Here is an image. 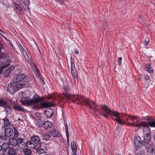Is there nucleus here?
I'll return each instance as SVG.
<instances>
[{"label": "nucleus", "mask_w": 155, "mask_h": 155, "mask_svg": "<svg viewBox=\"0 0 155 155\" xmlns=\"http://www.w3.org/2000/svg\"><path fill=\"white\" fill-rule=\"evenodd\" d=\"M137 122H138V121L137 120Z\"/></svg>", "instance_id": "nucleus-60"}, {"label": "nucleus", "mask_w": 155, "mask_h": 155, "mask_svg": "<svg viewBox=\"0 0 155 155\" xmlns=\"http://www.w3.org/2000/svg\"><path fill=\"white\" fill-rule=\"evenodd\" d=\"M40 81L41 82L43 85L44 84L45 82L43 78L40 77Z\"/></svg>", "instance_id": "nucleus-47"}, {"label": "nucleus", "mask_w": 155, "mask_h": 155, "mask_svg": "<svg viewBox=\"0 0 155 155\" xmlns=\"http://www.w3.org/2000/svg\"><path fill=\"white\" fill-rule=\"evenodd\" d=\"M101 108L106 112L107 114H102L99 111V114L106 117L108 115H110L112 116L115 117V120L118 124H125L123 120L122 116H121L120 113L117 112L112 111L106 105H103L101 106Z\"/></svg>", "instance_id": "nucleus-3"}, {"label": "nucleus", "mask_w": 155, "mask_h": 155, "mask_svg": "<svg viewBox=\"0 0 155 155\" xmlns=\"http://www.w3.org/2000/svg\"><path fill=\"white\" fill-rule=\"evenodd\" d=\"M74 51L75 53L76 54H79V51L77 49H75L74 50Z\"/></svg>", "instance_id": "nucleus-50"}, {"label": "nucleus", "mask_w": 155, "mask_h": 155, "mask_svg": "<svg viewBox=\"0 0 155 155\" xmlns=\"http://www.w3.org/2000/svg\"><path fill=\"white\" fill-rule=\"evenodd\" d=\"M14 9L17 12L18 14H22L23 10L20 5L16 3L14 5Z\"/></svg>", "instance_id": "nucleus-15"}, {"label": "nucleus", "mask_w": 155, "mask_h": 155, "mask_svg": "<svg viewBox=\"0 0 155 155\" xmlns=\"http://www.w3.org/2000/svg\"><path fill=\"white\" fill-rule=\"evenodd\" d=\"M31 80L27 76H26L24 74H21L17 75L15 76L13 80L14 83H20L22 82H30Z\"/></svg>", "instance_id": "nucleus-6"}, {"label": "nucleus", "mask_w": 155, "mask_h": 155, "mask_svg": "<svg viewBox=\"0 0 155 155\" xmlns=\"http://www.w3.org/2000/svg\"><path fill=\"white\" fill-rule=\"evenodd\" d=\"M122 58L121 57H119L118 60V63L119 65H120L121 63Z\"/></svg>", "instance_id": "nucleus-44"}, {"label": "nucleus", "mask_w": 155, "mask_h": 155, "mask_svg": "<svg viewBox=\"0 0 155 155\" xmlns=\"http://www.w3.org/2000/svg\"><path fill=\"white\" fill-rule=\"evenodd\" d=\"M148 151L150 152L152 155H155V146L151 148H149Z\"/></svg>", "instance_id": "nucleus-32"}, {"label": "nucleus", "mask_w": 155, "mask_h": 155, "mask_svg": "<svg viewBox=\"0 0 155 155\" xmlns=\"http://www.w3.org/2000/svg\"><path fill=\"white\" fill-rule=\"evenodd\" d=\"M22 70L20 69H18L15 70V75H18L19 74H21V73L22 72Z\"/></svg>", "instance_id": "nucleus-39"}, {"label": "nucleus", "mask_w": 155, "mask_h": 155, "mask_svg": "<svg viewBox=\"0 0 155 155\" xmlns=\"http://www.w3.org/2000/svg\"><path fill=\"white\" fill-rule=\"evenodd\" d=\"M151 139V135H147L144 136L143 141V143L144 146L147 145Z\"/></svg>", "instance_id": "nucleus-16"}, {"label": "nucleus", "mask_w": 155, "mask_h": 155, "mask_svg": "<svg viewBox=\"0 0 155 155\" xmlns=\"http://www.w3.org/2000/svg\"><path fill=\"white\" fill-rule=\"evenodd\" d=\"M7 102L6 101L3 99H0V107H4L6 105Z\"/></svg>", "instance_id": "nucleus-31"}, {"label": "nucleus", "mask_w": 155, "mask_h": 155, "mask_svg": "<svg viewBox=\"0 0 155 155\" xmlns=\"http://www.w3.org/2000/svg\"><path fill=\"white\" fill-rule=\"evenodd\" d=\"M141 153H140V154H141V155H142V154L143 155L145 154L144 152L143 151Z\"/></svg>", "instance_id": "nucleus-53"}, {"label": "nucleus", "mask_w": 155, "mask_h": 155, "mask_svg": "<svg viewBox=\"0 0 155 155\" xmlns=\"http://www.w3.org/2000/svg\"><path fill=\"white\" fill-rule=\"evenodd\" d=\"M11 105L12 106V107H13V105H17L18 104L16 103V102H15V101H11Z\"/></svg>", "instance_id": "nucleus-45"}, {"label": "nucleus", "mask_w": 155, "mask_h": 155, "mask_svg": "<svg viewBox=\"0 0 155 155\" xmlns=\"http://www.w3.org/2000/svg\"><path fill=\"white\" fill-rule=\"evenodd\" d=\"M67 137V141L68 143V145H69V135H68V136L66 135Z\"/></svg>", "instance_id": "nucleus-51"}, {"label": "nucleus", "mask_w": 155, "mask_h": 155, "mask_svg": "<svg viewBox=\"0 0 155 155\" xmlns=\"http://www.w3.org/2000/svg\"><path fill=\"white\" fill-rule=\"evenodd\" d=\"M20 44V49L21 47H22V46H21V45Z\"/></svg>", "instance_id": "nucleus-56"}, {"label": "nucleus", "mask_w": 155, "mask_h": 155, "mask_svg": "<svg viewBox=\"0 0 155 155\" xmlns=\"http://www.w3.org/2000/svg\"><path fill=\"white\" fill-rule=\"evenodd\" d=\"M10 71L6 69L4 72L3 75L5 77H8L9 74L11 73Z\"/></svg>", "instance_id": "nucleus-35"}, {"label": "nucleus", "mask_w": 155, "mask_h": 155, "mask_svg": "<svg viewBox=\"0 0 155 155\" xmlns=\"http://www.w3.org/2000/svg\"><path fill=\"white\" fill-rule=\"evenodd\" d=\"M20 50L22 51V54L25 59L27 61H28V57L27 53L25 50L23 48V47H21Z\"/></svg>", "instance_id": "nucleus-29"}, {"label": "nucleus", "mask_w": 155, "mask_h": 155, "mask_svg": "<svg viewBox=\"0 0 155 155\" xmlns=\"http://www.w3.org/2000/svg\"><path fill=\"white\" fill-rule=\"evenodd\" d=\"M149 41H150L149 38H147L146 40H145L144 42L145 45L146 46L147 45L149 44Z\"/></svg>", "instance_id": "nucleus-41"}, {"label": "nucleus", "mask_w": 155, "mask_h": 155, "mask_svg": "<svg viewBox=\"0 0 155 155\" xmlns=\"http://www.w3.org/2000/svg\"><path fill=\"white\" fill-rule=\"evenodd\" d=\"M128 155H131L130 154H129Z\"/></svg>", "instance_id": "nucleus-61"}, {"label": "nucleus", "mask_w": 155, "mask_h": 155, "mask_svg": "<svg viewBox=\"0 0 155 155\" xmlns=\"http://www.w3.org/2000/svg\"><path fill=\"white\" fill-rule=\"evenodd\" d=\"M44 124V123L41 121L40 120H39L37 122V125L38 126V127H40L38 125H40L41 124Z\"/></svg>", "instance_id": "nucleus-42"}, {"label": "nucleus", "mask_w": 155, "mask_h": 155, "mask_svg": "<svg viewBox=\"0 0 155 155\" xmlns=\"http://www.w3.org/2000/svg\"><path fill=\"white\" fill-rule=\"evenodd\" d=\"M51 137V135L49 134H45L42 135L41 139L43 140H47Z\"/></svg>", "instance_id": "nucleus-30"}, {"label": "nucleus", "mask_w": 155, "mask_h": 155, "mask_svg": "<svg viewBox=\"0 0 155 155\" xmlns=\"http://www.w3.org/2000/svg\"><path fill=\"white\" fill-rule=\"evenodd\" d=\"M75 153H73L72 155H76Z\"/></svg>", "instance_id": "nucleus-54"}, {"label": "nucleus", "mask_w": 155, "mask_h": 155, "mask_svg": "<svg viewBox=\"0 0 155 155\" xmlns=\"http://www.w3.org/2000/svg\"><path fill=\"white\" fill-rule=\"evenodd\" d=\"M31 140L36 144L37 147H40L41 142L40 137L37 135L34 136L31 138Z\"/></svg>", "instance_id": "nucleus-11"}, {"label": "nucleus", "mask_w": 155, "mask_h": 155, "mask_svg": "<svg viewBox=\"0 0 155 155\" xmlns=\"http://www.w3.org/2000/svg\"><path fill=\"white\" fill-rule=\"evenodd\" d=\"M134 143L136 151L137 150V149L140 147L143 144V141L141 140V137L138 135L135 136Z\"/></svg>", "instance_id": "nucleus-9"}, {"label": "nucleus", "mask_w": 155, "mask_h": 155, "mask_svg": "<svg viewBox=\"0 0 155 155\" xmlns=\"http://www.w3.org/2000/svg\"><path fill=\"white\" fill-rule=\"evenodd\" d=\"M65 128L66 132V135L67 136H68L69 134H68V125L67 124L65 125Z\"/></svg>", "instance_id": "nucleus-43"}, {"label": "nucleus", "mask_w": 155, "mask_h": 155, "mask_svg": "<svg viewBox=\"0 0 155 155\" xmlns=\"http://www.w3.org/2000/svg\"><path fill=\"white\" fill-rule=\"evenodd\" d=\"M18 120L20 121H21L22 120L21 119H20L18 118Z\"/></svg>", "instance_id": "nucleus-55"}, {"label": "nucleus", "mask_w": 155, "mask_h": 155, "mask_svg": "<svg viewBox=\"0 0 155 155\" xmlns=\"http://www.w3.org/2000/svg\"><path fill=\"white\" fill-rule=\"evenodd\" d=\"M4 107L5 111L8 114H10L12 113V108L10 106L6 105Z\"/></svg>", "instance_id": "nucleus-22"}, {"label": "nucleus", "mask_w": 155, "mask_h": 155, "mask_svg": "<svg viewBox=\"0 0 155 155\" xmlns=\"http://www.w3.org/2000/svg\"><path fill=\"white\" fill-rule=\"evenodd\" d=\"M2 145H0V152L2 150Z\"/></svg>", "instance_id": "nucleus-52"}, {"label": "nucleus", "mask_w": 155, "mask_h": 155, "mask_svg": "<svg viewBox=\"0 0 155 155\" xmlns=\"http://www.w3.org/2000/svg\"><path fill=\"white\" fill-rule=\"evenodd\" d=\"M37 152L39 154H41L43 153H45V150L41 148H40V147H37Z\"/></svg>", "instance_id": "nucleus-36"}, {"label": "nucleus", "mask_w": 155, "mask_h": 155, "mask_svg": "<svg viewBox=\"0 0 155 155\" xmlns=\"http://www.w3.org/2000/svg\"><path fill=\"white\" fill-rule=\"evenodd\" d=\"M51 134L53 137H59L60 135L58 131L55 130H51Z\"/></svg>", "instance_id": "nucleus-26"}, {"label": "nucleus", "mask_w": 155, "mask_h": 155, "mask_svg": "<svg viewBox=\"0 0 155 155\" xmlns=\"http://www.w3.org/2000/svg\"><path fill=\"white\" fill-rule=\"evenodd\" d=\"M4 121V125H3L2 127L3 128H4V127H9L11 124V122L9 121L8 119L6 117L3 119Z\"/></svg>", "instance_id": "nucleus-24"}, {"label": "nucleus", "mask_w": 155, "mask_h": 155, "mask_svg": "<svg viewBox=\"0 0 155 155\" xmlns=\"http://www.w3.org/2000/svg\"><path fill=\"white\" fill-rule=\"evenodd\" d=\"M22 150L23 154L24 155H31L32 154L31 151L28 148L22 149Z\"/></svg>", "instance_id": "nucleus-23"}, {"label": "nucleus", "mask_w": 155, "mask_h": 155, "mask_svg": "<svg viewBox=\"0 0 155 155\" xmlns=\"http://www.w3.org/2000/svg\"><path fill=\"white\" fill-rule=\"evenodd\" d=\"M13 109L17 111H23L24 109L21 108L19 105L17 104V105H13Z\"/></svg>", "instance_id": "nucleus-27"}, {"label": "nucleus", "mask_w": 155, "mask_h": 155, "mask_svg": "<svg viewBox=\"0 0 155 155\" xmlns=\"http://www.w3.org/2000/svg\"><path fill=\"white\" fill-rule=\"evenodd\" d=\"M135 127H137L138 128L143 127V130L145 135H150L151 131L149 128V125L147 123L144 122H142L140 124L138 125H133Z\"/></svg>", "instance_id": "nucleus-7"}, {"label": "nucleus", "mask_w": 155, "mask_h": 155, "mask_svg": "<svg viewBox=\"0 0 155 155\" xmlns=\"http://www.w3.org/2000/svg\"><path fill=\"white\" fill-rule=\"evenodd\" d=\"M4 49V46L2 44L0 43V52L1 53H0V54L2 52V51H3V50ZM4 53V52H3ZM4 53H5L4 52Z\"/></svg>", "instance_id": "nucleus-40"}, {"label": "nucleus", "mask_w": 155, "mask_h": 155, "mask_svg": "<svg viewBox=\"0 0 155 155\" xmlns=\"http://www.w3.org/2000/svg\"><path fill=\"white\" fill-rule=\"evenodd\" d=\"M154 5L155 6V2L154 3Z\"/></svg>", "instance_id": "nucleus-59"}, {"label": "nucleus", "mask_w": 155, "mask_h": 155, "mask_svg": "<svg viewBox=\"0 0 155 155\" xmlns=\"http://www.w3.org/2000/svg\"><path fill=\"white\" fill-rule=\"evenodd\" d=\"M32 142L31 140L27 141L26 143V147L31 148H35L37 146H36L35 143H33Z\"/></svg>", "instance_id": "nucleus-20"}, {"label": "nucleus", "mask_w": 155, "mask_h": 155, "mask_svg": "<svg viewBox=\"0 0 155 155\" xmlns=\"http://www.w3.org/2000/svg\"><path fill=\"white\" fill-rule=\"evenodd\" d=\"M13 134H14V136L15 138H18L19 135V134L18 132V130L16 129L14 127L13 128Z\"/></svg>", "instance_id": "nucleus-34"}, {"label": "nucleus", "mask_w": 155, "mask_h": 155, "mask_svg": "<svg viewBox=\"0 0 155 155\" xmlns=\"http://www.w3.org/2000/svg\"><path fill=\"white\" fill-rule=\"evenodd\" d=\"M21 149L20 147H17L10 146L8 150V155H17L19 150Z\"/></svg>", "instance_id": "nucleus-10"}, {"label": "nucleus", "mask_w": 155, "mask_h": 155, "mask_svg": "<svg viewBox=\"0 0 155 155\" xmlns=\"http://www.w3.org/2000/svg\"><path fill=\"white\" fill-rule=\"evenodd\" d=\"M116 155H120L119 154H117Z\"/></svg>", "instance_id": "nucleus-58"}, {"label": "nucleus", "mask_w": 155, "mask_h": 155, "mask_svg": "<svg viewBox=\"0 0 155 155\" xmlns=\"http://www.w3.org/2000/svg\"><path fill=\"white\" fill-rule=\"evenodd\" d=\"M7 87L8 88L7 91L11 94H13L14 92H15V91H14L13 84H12V82H11L10 84H8V85Z\"/></svg>", "instance_id": "nucleus-19"}, {"label": "nucleus", "mask_w": 155, "mask_h": 155, "mask_svg": "<svg viewBox=\"0 0 155 155\" xmlns=\"http://www.w3.org/2000/svg\"><path fill=\"white\" fill-rule=\"evenodd\" d=\"M71 147L73 153H76L77 149L76 144L74 141H72L71 143Z\"/></svg>", "instance_id": "nucleus-28"}, {"label": "nucleus", "mask_w": 155, "mask_h": 155, "mask_svg": "<svg viewBox=\"0 0 155 155\" xmlns=\"http://www.w3.org/2000/svg\"><path fill=\"white\" fill-rule=\"evenodd\" d=\"M127 125H128L134 127L135 126H133V125H136V124H134V123L131 122L129 123V122H128V124H127Z\"/></svg>", "instance_id": "nucleus-48"}, {"label": "nucleus", "mask_w": 155, "mask_h": 155, "mask_svg": "<svg viewBox=\"0 0 155 155\" xmlns=\"http://www.w3.org/2000/svg\"><path fill=\"white\" fill-rule=\"evenodd\" d=\"M20 3L24 8L25 10H29V0H20Z\"/></svg>", "instance_id": "nucleus-13"}, {"label": "nucleus", "mask_w": 155, "mask_h": 155, "mask_svg": "<svg viewBox=\"0 0 155 155\" xmlns=\"http://www.w3.org/2000/svg\"><path fill=\"white\" fill-rule=\"evenodd\" d=\"M60 96L56 93H52L48 95L47 98L48 100L52 99V102H44V99L38 94H35L33 96L32 99L29 98H22L21 101L23 104L27 105H35L33 108L34 109L38 110L47 107H50L54 105V103L55 102L57 99L59 98Z\"/></svg>", "instance_id": "nucleus-1"}, {"label": "nucleus", "mask_w": 155, "mask_h": 155, "mask_svg": "<svg viewBox=\"0 0 155 155\" xmlns=\"http://www.w3.org/2000/svg\"><path fill=\"white\" fill-rule=\"evenodd\" d=\"M146 70L149 73H152L153 72V70L150 67V65L149 64H147Z\"/></svg>", "instance_id": "nucleus-33"}, {"label": "nucleus", "mask_w": 155, "mask_h": 155, "mask_svg": "<svg viewBox=\"0 0 155 155\" xmlns=\"http://www.w3.org/2000/svg\"><path fill=\"white\" fill-rule=\"evenodd\" d=\"M45 114L47 117H51L53 114V111L52 109L47 108L45 110Z\"/></svg>", "instance_id": "nucleus-17"}, {"label": "nucleus", "mask_w": 155, "mask_h": 155, "mask_svg": "<svg viewBox=\"0 0 155 155\" xmlns=\"http://www.w3.org/2000/svg\"><path fill=\"white\" fill-rule=\"evenodd\" d=\"M64 94L61 97L63 99L70 100L73 103L77 104H82L89 107L90 109L94 110L95 112H98V110L96 108L98 104L95 102L81 96L71 95L70 90L68 86L64 87Z\"/></svg>", "instance_id": "nucleus-2"}, {"label": "nucleus", "mask_w": 155, "mask_h": 155, "mask_svg": "<svg viewBox=\"0 0 155 155\" xmlns=\"http://www.w3.org/2000/svg\"><path fill=\"white\" fill-rule=\"evenodd\" d=\"M150 79V77L148 75H146L145 76L144 79L145 80H149Z\"/></svg>", "instance_id": "nucleus-49"}, {"label": "nucleus", "mask_w": 155, "mask_h": 155, "mask_svg": "<svg viewBox=\"0 0 155 155\" xmlns=\"http://www.w3.org/2000/svg\"><path fill=\"white\" fill-rule=\"evenodd\" d=\"M3 153H4L6 152H8V150L10 147V145L7 143H3L2 145Z\"/></svg>", "instance_id": "nucleus-18"}, {"label": "nucleus", "mask_w": 155, "mask_h": 155, "mask_svg": "<svg viewBox=\"0 0 155 155\" xmlns=\"http://www.w3.org/2000/svg\"><path fill=\"white\" fill-rule=\"evenodd\" d=\"M71 72L72 75L74 78V81L75 84L78 82L77 77L78 73L76 68L75 64L73 60H71Z\"/></svg>", "instance_id": "nucleus-8"}, {"label": "nucleus", "mask_w": 155, "mask_h": 155, "mask_svg": "<svg viewBox=\"0 0 155 155\" xmlns=\"http://www.w3.org/2000/svg\"><path fill=\"white\" fill-rule=\"evenodd\" d=\"M0 34H1V35H2V34L1 33H0Z\"/></svg>", "instance_id": "nucleus-62"}, {"label": "nucleus", "mask_w": 155, "mask_h": 155, "mask_svg": "<svg viewBox=\"0 0 155 155\" xmlns=\"http://www.w3.org/2000/svg\"><path fill=\"white\" fill-rule=\"evenodd\" d=\"M11 60L7 53L2 52L0 54V74H2L3 69L9 64Z\"/></svg>", "instance_id": "nucleus-4"}, {"label": "nucleus", "mask_w": 155, "mask_h": 155, "mask_svg": "<svg viewBox=\"0 0 155 155\" xmlns=\"http://www.w3.org/2000/svg\"><path fill=\"white\" fill-rule=\"evenodd\" d=\"M9 142V144L12 147H17V139L16 138L12 137Z\"/></svg>", "instance_id": "nucleus-21"}, {"label": "nucleus", "mask_w": 155, "mask_h": 155, "mask_svg": "<svg viewBox=\"0 0 155 155\" xmlns=\"http://www.w3.org/2000/svg\"><path fill=\"white\" fill-rule=\"evenodd\" d=\"M0 31L2 33H4V32H3L0 29Z\"/></svg>", "instance_id": "nucleus-57"}, {"label": "nucleus", "mask_w": 155, "mask_h": 155, "mask_svg": "<svg viewBox=\"0 0 155 155\" xmlns=\"http://www.w3.org/2000/svg\"><path fill=\"white\" fill-rule=\"evenodd\" d=\"M15 67L14 66H12L10 68L8 69V70H10V72H11V71H12L15 69Z\"/></svg>", "instance_id": "nucleus-46"}, {"label": "nucleus", "mask_w": 155, "mask_h": 155, "mask_svg": "<svg viewBox=\"0 0 155 155\" xmlns=\"http://www.w3.org/2000/svg\"><path fill=\"white\" fill-rule=\"evenodd\" d=\"M138 117H135L134 116H129L128 118H127V120L134 122L135 119H137Z\"/></svg>", "instance_id": "nucleus-37"}, {"label": "nucleus", "mask_w": 155, "mask_h": 155, "mask_svg": "<svg viewBox=\"0 0 155 155\" xmlns=\"http://www.w3.org/2000/svg\"><path fill=\"white\" fill-rule=\"evenodd\" d=\"M38 125L40 127H43L45 129L48 130L51 128L52 124L51 122L47 121L44 122V124Z\"/></svg>", "instance_id": "nucleus-14"}, {"label": "nucleus", "mask_w": 155, "mask_h": 155, "mask_svg": "<svg viewBox=\"0 0 155 155\" xmlns=\"http://www.w3.org/2000/svg\"><path fill=\"white\" fill-rule=\"evenodd\" d=\"M148 124L150 127H155V120L150 121L148 122Z\"/></svg>", "instance_id": "nucleus-38"}, {"label": "nucleus", "mask_w": 155, "mask_h": 155, "mask_svg": "<svg viewBox=\"0 0 155 155\" xmlns=\"http://www.w3.org/2000/svg\"><path fill=\"white\" fill-rule=\"evenodd\" d=\"M24 139L21 137L18 139H17V146L18 147H20L21 146H23L24 144H25V142L24 141Z\"/></svg>", "instance_id": "nucleus-25"}, {"label": "nucleus", "mask_w": 155, "mask_h": 155, "mask_svg": "<svg viewBox=\"0 0 155 155\" xmlns=\"http://www.w3.org/2000/svg\"><path fill=\"white\" fill-rule=\"evenodd\" d=\"M13 134V130L11 127H3L1 128L0 138L1 140H5L12 136Z\"/></svg>", "instance_id": "nucleus-5"}, {"label": "nucleus", "mask_w": 155, "mask_h": 155, "mask_svg": "<svg viewBox=\"0 0 155 155\" xmlns=\"http://www.w3.org/2000/svg\"><path fill=\"white\" fill-rule=\"evenodd\" d=\"M18 83H15L13 82V83H12L15 92L17 91L20 89L23 88L25 86V84Z\"/></svg>", "instance_id": "nucleus-12"}]
</instances>
